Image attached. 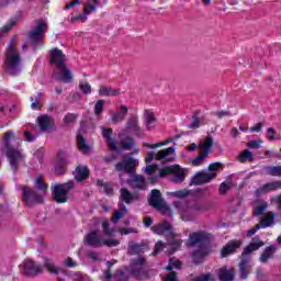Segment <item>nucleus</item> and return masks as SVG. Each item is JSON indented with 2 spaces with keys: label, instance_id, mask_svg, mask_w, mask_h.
Returning a JSON list of instances; mask_svg holds the SVG:
<instances>
[{
  "label": "nucleus",
  "instance_id": "f257e3e1",
  "mask_svg": "<svg viewBox=\"0 0 281 281\" xmlns=\"http://www.w3.org/2000/svg\"><path fill=\"white\" fill-rule=\"evenodd\" d=\"M22 63L21 53H19L14 43L10 42L5 52L4 71H7L9 76H19V74H21Z\"/></svg>",
  "mask_w": 281,
  "mask_h": 281
},
{
  "label": "nucleus",
  "instance_id": "f03ea898",
  "mask_svg": "<svg viewBox=\"0 0 281 281\" xmlns=\"http://www.w3.org/2000/svg\"><path fill=\"white\" fill-rule=\"evenodd\" d=\"M260 247H265V241H262L259 236H255L241 252V260L239 262L241 280H247V278H249V270L247 269V266L249 265V257L247 256L252 254V251H258Z\"/></svg>",
  "mask_w": 281,
  "mask_h": 281
},
{
  "label": "nucleus",
  "instance_id": "7ed1b4c3",
  "mask_svg": "<svg viewBox=\"0 0 281 281\" xmlns=\"http://www.w3.org/2000/svg\"><path fill=\"white\" fill-rule=\"evenodd\" d=\"M76 188V183L70 180L65 183L55 184L52 188L53 201L58 205H63L69 202V192Z\"/></svg>",
  "mask_w": 281,
  "mask_h": 281
},
{
  "label": "nucleus",
  "instance_id": "20e7f679",
  "mask_svg": "<svg viewBox=\"0 0 281 281\" xmlns=\"http://www.w3.org/2000/svg\"><path fill=\"white\" fill-rule=\"evenodd\" d=\"M46 32L47 24L43 20H38L35 27L29 32L27 41L34 49H37V46L43 47V40L45 38Z\"/></svg>",
  "mask_w": 281,
  "mask_h": 281
},
{
  "label": "nucleus",
  "instance_id": "39448f33",
  "mask_svg": "<svg viewBox=\"0 0 281 281\" xmlns=\"http://www.w3.org/2000/svg\"><path fill=\"white\" fill-rule=\"evenodd\" d=\"M131 274L136 280H150V271L146 267L144 257H138L131 261Z\"/></svg>",
  "mask_w": 281,
  "mask_h": 281
},
{
  "label": "nucleus",
  "instance_id": "423d86ee",
  "mask_svg": "<svg viewBox=\"0 0 281 281\" xmlns=\"http://www.w3.org/2000/svg\"><path fill=\"white\" fill-rule=\"evenodd\" d=\"M22 203L26 205L27 207H32V205H41V203H44L43 195L38 193V191L27 187L22 186Z\"/></svg>",
  "mask_w": 281,
  "mask_h": 281
},
{
  "label": "nucleus",
  "instance_id": "0eeeda50",
  "mask_svg": "<svg viewBox=\"0 0 281 281\" xmlns=\"http://www.w3.org/2000/svg\"><path fill=\"white\" fill-rule=\"evenodd\" d=\"M5 155L9 159L10 168L12 172H18L19 164L23 160V154L19 151V149L14 148L12 144H5Z\"/></svg>",
  "mask_w": 281,
  "mask_h": 281
},
{
  "label": "nucleus",
  "instance_id": "6e6552de",
  "mask_svg": "<svg viewBox=\"0 0 281 281\" xmlns=\"http://www.w3.org/2000/svg\"><path fill=\"white\" fill-rule=\"evenodd\" d=\"M139 165V160L130 157L125 158L120 162H116L114 168L116 172H126V175H134L135 168Z\"/></svg>",
  "mask_w": 281,
  "mask_h": 281
},
{
  "label": "nucleus",
  "instance_id": "1a4fd4ad",
  "mask_svg": "<svg viewBox=\"0 0 281 281\" xmlns=\"http://www.w3.org/2000/svg\"><path fill=\"white\" fill-rule=\"evenodd\" d=\"M150 232H153V234H157V236H164L165 234L166 238H175L177 236L175 231H172V225L168 222H162L151 226Z\"/></svg>",
  "mask_w": 281,
  "mask_h": 281
},
{
  "label": "nucleus",
  "instance_id": "9d476101",
  "mask_svg": "<svg viewBox=\"0 0 281 281\" xmlns=\"http://www.w3.org/2000/svg\"><path fill=\"white\" fill-rule=\"evenodd\" d=\"M148 201L149 205L155 210H169L168 205H166V202L164 201V198H161V191L158 189L151 190Z\"/></svg>",
  "mask_w": 281,
  "mask_h": 281
},
{
  "label": "nucleus",
  "instance_id": "9b49d317",
  "mask_svg": "<svg viewBox=\"0 0 281 281\" xmlns=\"http://www.w3.org/2000/svg\"><path fill=\"white\" fill-rule=\"evenodd\" d=\"M23 276H26V278H34L35 276L43 273V267L36 266V262H34V260L32 259H25L23 262Z\"/></svg>",
  "mask_w": 281,
  "mask_h": 281
},
{
  "label": "nucleus",
  "instance_id": "f8f14e48",
  "mask_svg": "<svg viewBox=\"0 0 281 281\" xmlns=\"http://www.w3.org/2000/svg\"><path fill=\"white\" fill-rule=\"evenodd\" d=\"M206 243H210V234L203 231L194 232L189 235L190 247H194L195 245H205Z\"/></svg>",
  "mask_w": 281,
  "mask_h": 281
},
{
  "label": "nucleus",
  "instance_id": "ddd939ff",
  "mask_svg": "<svg viewBox=\"0 0 281 281\" xmlns=\"http://www.w3.org/2000/svg\"><path fill=\"white\" fill-rule=\"evenodd\" d=\"M276 190H281V180L262 184L255 191V196L260 198L262 194H269V192H276Z\"/></svg>",
  "mask_w": 281,
  "mask_h": 281
},
{
  "label": "nucleus",
  "instance_id": "4468645a",
  "mask_svg": "<svg viewBox=\"0 0 281 281\" xmlns=\"http://www.w3.org/2000/svg\"><path fill=\"white\" fill-rule=\"evenodd\" d=\"M212 181H214V173L198 171L191 180V186H205Z\"/></svg>",
  "mask_w": 281,
  "mask_h": 281
},
{
  "label": "nucleus",
  "instance_id": "2eb2a0df",
  "mask_svg": "<svg viewBox=\"0 0 281 281\" xmlns=\"http://www.w3.org/2000/svg\"><path fill=\"white\" fill-rule=\"evenodd\" d=\"M243 247V241L239 239L229 240L221 250V257L227 258V256H232V254H236L238 249Z\"/></svg>",
  "mask_w": 281,
  "mask_h": 281
},
{
  "label": "nucleus",
  "instance_id": "dca6fc26",
  "mask_svg": "<svg viewBox=\"0 0 281 281\" xmlns=\"http://www.w3.org/2000/svg\"><path fill=\"white\" fill-rule=\"evenodd\" d=\"M102 135L105 138V144L110 150L114 153H120V147H117V140L113 138V128L102 127Z\"/></svg>",
  "mask_w": 281,
  "mask_h": 281
},
{
  "label": "nucleus",
  "instance_id": "f3484780",
  "mask_svg": "<svg viewBox=\"0 0 281 281\" xmlns=\"http://www.w3.org/2000/svg\"><path fill=\"white\" fill-rule=\"evenodd\" d=\"M50 65H56L57 69L65 68V53L59 48L50 49Z\"/></svg>",
  "mask_w": 281,
  "mask_h": 281
},
{
  "label": "nucleus",
  "instance_id": "a211bd4d",
  "mask_svg": "<svg viewBox=\"0 0 281 281\" xmlns=\"http://www.w3.org/2000/svg\"><path fill=\"white\" fill-rule=\"evenodd\" d=\"M85 245L88 247H102V235L98 233V231H91L85 236Z\"/></svg>",
  "mask_w": 281,
  "mask_h": 281
},
{
  "label": "nucleus",
  "instance_id": "6ab92c4d",
  "mask_svg": "<svg viewBox=\"0 0 281 281\" xmlns=\"http://www.w3.org/2000/svg\"><path fill=\"white\" fill-rule=\"evenodd\" d=\"M37 124L42 133H45L47 131H54V126H55L54 119L52 116H48L47 114L38 116Z\"/></svg>",
  "mask_w": 281,
  "mask_h": 281
},
{
  "label": "nucleus",
  "instance_id": "aec40b11",
  "mask_svg": "<svg viewBox=\"0 0 281 281\" xmlns=\"http://www.w3.org/2000/svg\"><path fill=\"white\" fill-rule=\"evenodd\" d=\"M126 183L134 190H146L147 186L146 178L142 175H135L133 178L127 179Z\"/></svg>",
  "mask_w": 281,
  "mask_h": 281
},
{
  "label": "nucleus",
  "instance_id": "412c9836",
  "mask_svg": "<svg viewBox=\"0 0 281 281\" xmlns=\"http://www.w3.org/2000/svg\"><path fill=\"white\" fill-rule=\"evenodd\" d=\"M67 166H69V161H67V154H65L63 150H59L58 161L55 164L56 175H65Z\"/></svg>",
  "mask_w": 281,
  "mask_h": 281
},
{
  "label": "nucleus",
  "instance_id": "4be33fe9",
  "mask_svg": "<svg viewBox=\"0 0 281 281\" xmlns=\"http://www.w3.org/2000/svg\"><path fill=\"white\" fill-rule=\"evenodd\" d=\"M90 175L91 171L89 170V167L82 165L77 166L74 172V177L79 183H82V181H87Z\"/></svg>",
  "mask_w": 281,
  "mask_h": 281
},
{
  "label": "nucleus",
  "instance_id": "5701e85b",
  "mask_svg": "<svg viewBox=\"0 0 281 281\" xmlns=\"http://www.w3.org/2000/svg\"><path fill=\"white\" fill-rule=\"evenodd\" d=\"M127 114L128 106L121 105L120 110L112 114V116L110 117V122H112V124H119V122H124Z\"/></svg>",
  "mask_w": 281,
  "mask_h": 281
},
{
  "label": "nucleus",
  "instance_id": "b1692460",
  "mask_svg": "<svg viewBox=\"0 0 281 281\" xmlns=\"http://www.w3.org/2000/svg\"><path fill=\"white\" fill-rule=\"evenodd\" d=\"M119 199L120 201H122L121 203H126V205H131L133 201H137V195L133 194L126 188H121Z\"/></svg>",
  "mask_w": 281,
  "mask_h": 281
},
{
  "label": "nucleus",
  "instance_id": "393cba45",
  "mask_svg": "<svg viewBox=\"0 0 281 281\" xmlns=\"http://www.w3.org/2000/svg\"><path fill=\"white\" fill-rule=\"evenodd\" d=\"M214 146V138L209 134L203 140L200 142V150L201 153H206L210 156L212 148Z\"/></svg>",
  "mask_w": 281,
  "mask_h": 281
},
{
  "label": "nucleus",
  "instance_id": "a878e982",
  "mask_svg": "<svg viewBox=\"0 0 281 281\" xmlns=\"http://www.w3.org/2000/svg\"><path fill=\"white\" fill-rule=\"evenodd\" d=\"M276 251H278L276 245H270L266 247L261 256L259 257L260 262H262L263 265L269 262V259L273 258V254H276Z\"/></svg>",
  "mask_w": 281,
  "mask_h": 281
},
{
  "label": "nucleus",
  "instance_id": "bb28decb",
  "mask_svg": "<svg viewBox=\"0 0 281 281\" xmlns=\"http://www.w3.org/2000/svg\"><path fill=\"white\" fill-rule=\"evenodd\" d=\"M274 218L276 214H273V212H269L265 217H261L257 227H259V229H267V227H271V225H273Z\"/></svg>",
  "mask_w": 281,
  "mask_h": 281
},
{
  "label": "nucleus",
  "instance_id": "cd10ccee",
  "mask_svg": "<svg viewBox=\"0 0 281 281\" xmlns=\"http://www.w3.org/2000/svg\"><path fill=\"white\" fill-rule=\"evenodd\" d=\"M126 214H128V209L124 203L120 202L119 210L113 213L112 223H117L121 218H124Z\"/></svg>",
  "mask_w": 281,
  "mask_h": 281
},
{
  "label": "nucleus",
  "instance_id": "c85d7f7f",
  "mask_svg": "<svg viewBox=\"0 0 281 281\" xmlns=\"http://www.w3.org/2000/svg\"><path fill=\"white\" fill-rule=\"evenodd\" d=\"M99 95H101L102 98L120 95V90L113 89L109 86H100Z\"/></svg>",
  "mask_w": 281,
  "mask_h": 281
},
{
  "label": "nucleus",
  "instance_id": "c756f323",
  "mask_svg": "<svg viewBox=\"0 0 281 281\" xmlns=\"http://www.w3.org/2000/svg\"><path fill=\"white\" fill-rule=\"evenodd\" d=\"M77 146L80 153H83V155L91 153V147H89L87 139L82 134H77Z\"/></svg>",
  "mask_w": 281,
  "mask_h": 281
},
{
  "label": "nucleus",
  "instance_id": "7c9ffc66",
  "mask_svg": "<svg viewBox=\"0 0 281 281\" xmlns=\"http://www.w3.org/2000/svg\"><path fill=\"white\" fill-rule=\"evenodd\" d=\"M57 69L58 71H63L59 77L61 82L69 85V82L74 80V75L71 74V70H69V67L67 66V64L64 65V68H57Z\"/></svg>",
  "mask_w": 281,
  "mask_h": 281
},
{
  "label": "nucleus",
  "instance_id": "2f4dec72",
  "mask_svg": "<svg viewBox=\"0 0 281 281\" xmlns=\"http://www.w3.org/2000/svg\"><path fill=\"white\" fill-rule=\"evenodd\" d=\"M218 278L221 281H234V270H228L227 267H222L218 270Z\"/></svg>",
  "mask_w": 281,
  "mask_h": 281
},
{
  "label": "nucleus",
  "instance_id": "473e14b6",
  "mask_svg": "<svg viewBox=\"0 0 281 281\" xmlns=\"http://www.w3.org/2000/svg\"><path fill=\"white\" fill-rule=\"evenodd\" d=\"M127 128L134 131L136 135H142V128H139V120L136 115H133L127 120Z\"/></svg>",
  "mask_w": 281,
  "mask_h": 281
},
{
  "label": "nucleus",
  "instance_id": "72a5a7b5",
  "mask_svg": "<svg viewBox=\"0 0 281 281\" xmlns=\"http://www.w3.org/2000/svg\"><path fill=\"white\" fill-rule=\"evenodd\" d=\"M168 244L170 245V249L168 250V256H172L178 249H181V245H183V240L181 239H175L173 238H167Z\"/></svg>",
  "mask_w": 281,
  "mask_h": 281
},
{
  "label": "nucleus",
  "instance_id": "f704fd0d",
  "mask_svg": "<svg viewBox=\"0 0 281 281\" xmlns=\"http://www.w3.org/2000/svg\"><path fill=\"white\" fill-rule=\"evenodd\" d=\"M44 267L49 273H54L55 276L60 273V268L56 267V263H54L53 259L44 258Z\"/></svg>",
  "mask_w": 281,
  "mask_h": 281
},
{
  "label": "nucleus",
  "instance_id": "c9c22d12",
  "mask_svg": "<svg viewBox=\"0 0 281 281\" xmlns=\"http://www.w3.org/2000/svg\"><path fill=\"white\" fill-rule=\"evenodd\" d=\"M97 186L99 188H103V192L104 194H106V196H113V184H111L110 182H104V180H97Z\"/></svg>",
  "mask_w": 281,
  "mask_h": 281
},
{
  "label": "nucleus",
  "instance_id": "e433bc0d",
  "mask_svg": "<svg viewBox=\"0 0 281 281\" xmlns=\"http://www.w3.org/2000/svg\"><path fill=\"white\" fill-rule=\"evenodd\" d=\"M205 256H207V250L205 248L194 250L192 252L194 265H199L201 262V259L205 258Z\"/></svg>",
  "mask_w": 281,
  "mask_h": 281
},
{
  "label": "nucleus",
  "instance_id": "4c0bfd02",
  "mask_svg": "<svg viewBox=\"0 0 281 281\" xmlns=\"http://www.w3.org/2000/svg\"><path fill=\"white\" fill-rule=\"evenodd\" d=\"M257 203H258V206L255 207L254 215L262 216V214H265V212H267L269 204L265 200H259Z\"/></svg>",
  "mask_w": 281,
  "mask_h": 281
},
{
  "label": "nucleus",
  "instance_id": "58836bf2",
  "mask_svg": "<svg viewBox=\"0 0 281 281\" xmlns=\"http://www.w3.org/2000/svg\"><path fill=\"white\" fill-rule=\"evenodd\" d=\"M223 168H224V166L220 161L210 164L207 167V170H209L207 173L214 175V179H216V177H218L220 170H223Z\"/></svg>",
  "mask_w": 281,
  "mask_h": 281
},
{
  "label": "nucleus",
  "instance_id": "ea45409f",
  "mask_svg": "<svg viewBox=\"0 0 281 281\" xmlns=\"http://www.w3.org/2000/svg\"><path fill=\"white\" fill-rule=\"evenodd\" d=\"M211 207L212 204L210 203L196 202L190 207V210L191 212H207V210H211Z\"/></svg>",
  "mask_w": 281,
  "mask_h": 281
},
{
  "label": "nucleus",
  "instance_id": "a19ab883",
  "mask_svg": "<svg viewBox=\"0 0 281 281\" xmlns=\"http://www.w3.org/2000/svg\"><path fill=\"white\" fill-rule=\"evenodd\" d=\"M232 188H234V183L232 181H223L218 187V194L221 196H225Z\"/></svg>",
  "mask_w": 281,
  "mask_h": 281
},
{
  "label": "nucleus",
  "instance_id": "79ce46f5",
  "mask_svg": "<svg viewBox=\"0 0 281 281\" xmlns=\"http://www.w3.org/2000/svg\"><path fill=\"white\" fill-rule=\"evenodd\" d=\"M145 244H137L135 241H128V250L133 255L142 254L144 251Z\"/></svg>",
  "mask_w": 281,
  "mask_h": 281
},
{
  "label": "nucleus",
  "instance_id": "37998d69",
  "mask_svg": "<svg viewBox=\"0 0 281 281\" xmlns=\"http://www.w3.org/2000/svg\"><path fill=\"white\" fill-rule=\"evenodd\" d=\"M172 153H175V147L162 149L156 154L155 159H157V161H161V159H166V157L172 155Z\"/></svg>",
  "mask_w": 281,
  "mask_h": 281
},
{
  "label": "nucleus",
  "instance_id": "c03bdc74",
  "mask_svg": "<svg viewBox=\"0 0 281 281\" xmlns=\"http://www.w3.org/2000/svg\"><path fill=\"white\" fill-rule=\"evenodd\" d=\"M255 156L254 153L249 151V149H244L239 155L240 164H245V161H254Z\"/></svg>",
  "mask_w": 281,
  "mask_h": 281
},
{
  "label": "nucleus",
  "instance_id": "a18cd8bd",
  "mask_svg": "<svg viewBox=\"0 0 281 281\" xmlns=\"http://www.w3.org/2000/svg\"><path fill=\"white\" fill-rule=\"evenodd\" d=\"M121 146L123 150H128L131 148L135 147V138L127 136L124 139L121 140Z\"/></svg>",
  "mask_w": 281,
  "mask_h": 281
},
{
  "label": "nucleus",
  "instance_id": "49530a36",
  "mask_svg": "<svg viewBox=\"0 0 281 281\" xmlns=\"http://www.w3.org/2000/svg\"><path fill=\"white\" fill-rule=\"evenodd\" d=\"M173 175V183H183L186 181V172L183 170L177 171V167H175V173Z\"/></svg>",
  "mask_w": 281,
  "mask_h": 281
},
{
  "label": "nucleus",
  "instance_id": "de8ad7c7",
  "mask_svg": "<svg viewBox=\"0 0 281 281\" xmlns=\"http://www.w3.org/2000/svg\"><path fill=\"white\" fill-rule=\"evenodd\" d=\"M206 157H209L207 151H201V154L191 161V165L196 168L205 161Z\"/></svg>",
  "mask_w": 281,
  "mask_h": 281
},
{
  "label": "nucleus",
  "instance_id": "09e8293b",
  "mask_svg": "<svg viewBox=\"0 0 281 281\" xmlns=\"http://www.w3.org/2000/svg\"><path fill=\"white\" fill-rule=\"evenodd\" d=\"M102 229L104 236H109V238H113V236H115V228H111L108 221L102 223Z\"/></svg>",
  "mask_w": 281,
  "mask_h": 281
},
{
  "label": "nucleus",
  "instance_id": "8fccbe9b",
  "mask_svg": "<svg viewBox=\"0 0 281 281\" xmlns=\"http://www.w3.org/2000/svg\"><path fill=\"white\" fill-rule=\"evenodd\" d=\"M266 170L270 177H281V166H268Z\"/></svg>",
  "mask_w": 281,
  "mask_h": 281
},
{
  "label": "nucleus",
  "instance_id": "3c124183",
  "mask_svg": "<svg viewBox=\"0 0 281 281\" xmlns=\"http://www.w3.org/2000/svg\"><path fill=\"white\" fill-rule=\"evenodd\" d=\"M145 120H146V128H150V126H153V124H155L156 119H155V114L148 110L145 111Z\"/></svg>",
  "mask_w": 281,
  "mask_h": 281
},
{
  "label": "nucleus",
  "instance_id": "603ef678",
  "mask_svg": "<svg viewBox=\"0 0 281 281\" xmlns=\"http://www.w3.org/2000/svg\"><path fill=\"white\" fill-rule=\"evenodd\" d=\"M168 175H175V167H165L159 169V178L165 179Z\"/></svg>",
  "mask_w": 281,
  "mask_h": 281
},
{
  "label": "nucleus",
  "instance_id": "864d4df0",
  "mask_svg": "<svg viewBox=\"0 0 281 281\" xmlns=\"http://www.w3.org/2000/svg\"><path fill=\"white\" fill-rule=\"evenodd\" d=\"M77 120H78V114L67 113L64 116L63 122H64V124H74V122H76Z\"/></svg>",
  "mask_w": 281,
  "mask_h": 281
},
{
  "label": "nucleus",
  "instance_id": "5fc2aeb1",
  "mask_svg": "<svg viewBox=\"0 0 281 281\" xmlns=\"http://www.w3.org/2000/svg\"><path fill=\"white\" fill-rule=\"evenodd\" d=\"M104 111V100H98L94 105V115H102Z\"/></svg>",
  "mask_w": 281,
  "mask_h": 281
},
{
  "label": "nucleus",
  "instance_id": "6e6d98bb",
  "mask_svg": "<svg viewBox=\"0 0 281 281\" xmlns=\"http://www.w3.org/2000/svg\"><path fill=\"white\" fill-rule=\"evenodd\" d=\"M162 249H166V244L164 241H161V240H158L155 244L153 256H157V255L161 254Z\"/></svg>",
  "mask_w": 281,
  "mask_h": 281
},
{
  "label": "nucleus",
  "instance_id": "4d7b16f0",
  "mask_svg": "<svg viewBox=\"0 0 281 281\" xmlns=\"http://www.w3.org/2000/svg\"><path fill=\"white\" fill-rule=\"evenodd\" d=\"M79 89L83 93V95H89V93H91V85H89L88 82H80Z\"/></svg>",
  "mask_w": 281,
  "mask_h": 281
},
{
  "label": "nucleus",
  "instance_id": "13d9d810",
  "mask_svg": "<svg viewBox=\"0 0 281 281\" xmlns=\"http://www.w3.org/2000/svg\"><path fill=\"white\" fill-rule=\"evenodd\" d=\"M95 10H98V5L88 3L83 7V14H92V12H95Z\"/></svg>",
  "mask_w": 281,
  "mask_h": 281
},
{
  "label": "nucleus",
  "instance_id": "bf43d9fd",
  "mask_svg": "<svg viewBox=\"0 0 281 281\" xmlns=\"http://www.w3.org/2000/svg\"><path fill=\"white\" fill-rule=\"evenodd\" d=\"M102 245H104L105 247H117V245H120V240L117 239H103Z\"/></svg>",
  "mask_w": 281,
  "mask_h": 281
},
{
  "label": "nucleus",
  "instance_id": "052dcab7",
  "mask_svg": "<svg viewBox=\"0 0 281 281\" xmlns=\"http://www.w3.org/2000/svg\"><path fill=\"white\" fill-rule=\"evenodd\" d=\"M119 232L121 236H128V234H137V228H120Z\"/></svg>",
  "mask_w": 281,
  "mask_h": 281
},
{
  "label": "nucleus",
  "instance_id": "680f3d73",
  "mask_svg": "<svg viewBox=\"0 0 281 281\" xmlns=\"http://www.w3.org/2000/svg\"><path fill=\"white\" fill-rule=\"evenodd\" d=\"M189 194L190 193L187 190H179L172 192V196H175L176 199H186V196H188Z\"/></svg>",
  "mask_w": 281,
  "mask_h": 281
},
{
  "label": "nucleus",
  "instance_id": "e2e57ef3",
  "mask_svg": "<svg viewBox=\"0 0 281 281\" xmlns=\"http://www.w3.org/2000/svg\"><path fill=\"white\" fill-rule=\"evenodd\" d=\"M199 126H201V121L199 120V115L194 113L193 122L189 125V128H199Z\"/></svg>",
  "mask_w": 281,
  "mask_h": 281
},
{
  "label": "nucleus",
  "instance_id": "0e129e2a",
  "mask_svg": "<svg viewBox=\"0 0 281 281\" xmlns=\"http://www.w3.org/2000/svg\"><path fill=\"white\" fill-rule=\"evenodd\" d=\"M169 265H171V267H172L173 269H178V270H180L181 267H182L181 261H179V259H176V258H170V259H169Z\"/></svg>",
  "mask_w": 281,
  "mask_h": 281
},
{
  "label": "nucleus",
  "instance_id": "69168bd1",
  "mask_svg": "<svg viewBox=\"0 0 281 281\" xmlns=\"http://www.w3.org/2000/svg\"><path fill=\"white\" fill-rule=\"evenodd\" d=\"M4 150H5V145L7 144H10V139H14V132L13 131H8L5 134H4Z\"/></svg>",
  "mask_w": 281,
  "mask_h": 281
},
{
  "label": "nucleus",
  "instance_id": "338daca9",
  "mask_svg": "<svg viewBox=\"0 0 281 281\" xmlns=\"http://www.w3.org/2000/svg\"><path fill=\"white\" fill-rule=\"evenodd\" d=\"M158 168H159V166H157V165H148L145 168V172H146V175L153 176V175H155V170H157Z\"/></svg>",
  "mask_w": 281,
  "mask_h": 281
},
{
  "label": "nucleus",
  "instance_id": "774afa93",
  "mask_svg": "<svg viewBox=\"0 0 281 281\" xmlns=\"http://www.w3.org/2000/svg\"><path fill=\"white\" fill-rule=\"evenodd\" d=\"M262 140H250L247 143L248 148H261Z\"/></svg>",
  "mask_w": 281,
  "mask_h": 281
}]
</instances>
